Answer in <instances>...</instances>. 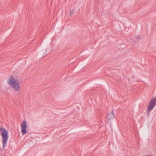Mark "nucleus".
Wrapping results in <instances>:
<instances>
[{
  "instance_id": "obj_1",
  "label": "nucleus",
  "mask_w": 156,
  "mask_h": 156,
  "mask_svg": "<svg viewBox=\"0 0 156 156\" xmlns=\"http://www.w3.org/2000/svg\"><path fill=\"white\" fill-rule=\"evenodd\" d=\"M7 82L14 91L18 92L20 90L22 80L19 76L16 75L11 76L8 79Z\"/></svg>"
},
{
  "instance_id": "obj_5",
  "label": "nucleus",
  "mask_w": 156,
  "mask_h": 156,
  "mask_svg": "<svg viewBox=\"0 0 156 156\" xmlns=\"http://www.w3.org/2000/svg\"><path fill=\"white\" fill-rule=\"evenodd\" d=\"M114 115L113 113V112L109 113L107 115V118L108 119L110 120L111 119L114 118Z\"/></svg>"
},
{
  "instance_id": "obj_7",
  "label": "nucleus",
  "mask_w": 156,
  "mask_h": 156,
  "mask_svg": "<svg viewBox=\"0 0 156 156\" xmlns=\"http://www.w3.org/2000/svg\"><path fill=\"white\" fill-rule=\"evenodd\" d=\"M147 156H152V155L149 154L147 155Z\"/></svg>"
},
{
  "instance_id": "obj_2",
  "label": "nucleus",
  "mask_w": 156,
  "mask_h": 156,
  "mask_svg": "<svg viewBox=\"0 0 156 156\" xmlns=\"http://www.w3.org/2000/svg\"><path fill=\"white\" fill-rule=\"evenodd\" d=\"M0 132L2 136V142L3 144V147L4 149L7 144L9 138L8 131L4 127H1Z\"/></svg>"
},
{
  "instance_id": "obj_6",
  "label": "nucleus",
  "mask_w": 156,
  "mask_h": 156,
  "mask_svg": "<svg viewBox=\"0 0 156 156\" xmlns=\"http://www.w3.org/2000/svg\"><path fill=\"white\" fill-rule=\"evenodd\" d=\"M73 12H74L72 10V11H71V12H70V13L71 15H72L73 13Z\"/></svg>"
},
{
  "instance_id": "obj_3",
  "label": "nucleus",
  "mask_w": 156,
  "mask_h": 156,
  "mask_svg": "<svg viewBox=\"0 0 156 156\" xmlns=\"http://www.w3.org/2000/svg\"><path fill=\"white\" fill-rule=\"evenodd\" d=\"M156 105V98L151 100L148 103L147 109V115H148L149 112L154 108Z\"/></svg>"
},
{
  "instance_id": "obj_4",
  "label": "nucleus",
  "mask_w": 156,
  "mask_h": 156,
  "mask_svg": "<svg viewBox=\"0 0 156 156\" xmlns=\"http://www.w3.org/2000/svg\"><path fill=\"white\" fill-rule=\"evenodd\" d=\"M21 133L23 135H24L27 133V122L26 121H23L21 125Z\"/></svg>"
}]
</instances>
